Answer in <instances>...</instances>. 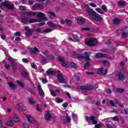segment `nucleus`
I'll return each instance as SVG.
<instances>
[{
	"label": "nucleus",
	"instance_id": "nucleus-1",
	"mask_svg": "<svg viewBox=\"0 0 128 128\" xmlns=\"http://www.w3.org/2000/svg\"><path fill=\"white\" fill-rule=\"evenodd\" d=\"M86 10L92 20H96V22H100V20H102V18L100 16V15L98 14L92 9L88 8Z\"/></svg>",
	"mask_w": 128,
	"mask_h": 128
},
{
	"label": "nucleus",
	"instance_id": "nucleus-2",
	"mask_svg": "<svg viewBox=\"0 0 128 128\" xmlns=\"http://www.w3.org/2000/svg\"><path fill=\"white\" fill-rule=\"evenodd\" d=\"M22 22L23 24H26V22H30V24H32L34 22H40L42 20H37L36 18H30L29 20H28V17H21Z\"/></svg>",
	"mask_w": 128,
	"mask_h": 128
},
{
	"label": "nucleus",
	"instance_id": "nucleus-3",
	"mask_svg": "<svg viewBox=\"0 0 128 128\" xmlns=\"http://www.w3.org/2000/svg\"><path fill=\"white\" fill-rule=\"evenodd\" d=\"M86 46H95L98 44V40L94 38H92L88 41L85 42Z\"/></svg>",
	"mask_w": 128,
	"mask_h": 128
},
{
	"label": "nucleus",
	"instance_id": "nucleus-4",
	"mask_svg": "<svg viewBox=\"0 0 128 128\" xmlns=\"http://www.w3.org/2000/svg\"><path fill=\"white\" fill-rule=\"evenodd\" d=\"M2 6L6 8L8 10H14V4L12 2L9 1H6L2 2Z\"/></svg>",
	"mask_w": 128,
	"mask_h": 128
},
{
	"label": "nucleus",
	"instance_id": "nucleus-5",
	"mask_svg": "<svg viewBox=\"0 0 128 128\" xmlns=\"http://www.w3.org/2000/svg\"><path fill=\"white\" fill-rule=\"evenodd\" d=\"M90 53L85 52L84 53V56L82 55L78 54L77 56L78 58H85L86 62H90Z\"/></svg>",
	"mask_w": 128,
	"mask_h": 128
},
{
	"label": "nucleus",
	"instance_id": "nucleus-6",
	"mask_svg": "<svg viewBox=\"0 0 128 128\" xmlns=\"http://www.w3.org/2000/svg\"><path fill=\"white\" fill-rule=\"evenodd\" d=\"M57 72L58 73V79L59 82H60V84H66V79H64V78L62 76V74H60V71L58 70Z\"/></svg>",
	"mask_w": 128,
	"mask_h": 128
},
{
	"label": "nucleus",
	"instance_id": "nucleus-7",
	"mask_svg": "<svg viewBox=\"0 0 128 128\" xmlns=\"http://www.w3.org/2000/svg\"><path fill=\"white\" fill-rule=\"evenodd\" d=\"M24 28L26 31L25 33V35L26 36H28L32 34V33L34 32L33 29H30V28H28V26H25Z\"/></svg>",
	"mask_w": 128,
	"mask_h": 128
},
{
	"label": "nucleus",
	"instance_id": "nucleus-8",
	"mask_svg": "<svg viewBox=\"0 0 128 128\" xmlns=\"http://www.w3.org/2000/svg\"><path fill=\"white\" fill-rule=\"evenodd\" d=\"M58 60L59 62H60V64L64 66V68H68V64H66V62L64 61V58L62 56H58Z\"/></svg>",
	"mask_w": 128,
	"mask_h": 128
},
{
	"label": "nucleus",
	"instance_id": "nucleus-9",
	"mask_svg": "<svg viewBox=\"0 0 128 128\" xmlns=\"http://www.w3.org/2000/svg\"><path fill=\"white\" fill-rule=\"evenodd\" d=\"M9 60L12 63V66L14 70H16V68H18V64L16 63H14L16 62V59H14L12 58V57L9 58Z\"/></svg>",
	"mask_w": 128,
	"mask_h": 128
},
{
	"label": "nucleus",
	"instance_id": "nucleus-10",
	"mask_svg": "<svg viewBox=\"0 0 128 128\" xmlns=\"http://www.w3.org/2000/svg\"><path fill=\"white\" fill-rule=\"evenodd\" d=\"M42 8H44V4H38L33 6V10H40Z\"/></svg>",
	"mask_w": 128,
	"mask_h": 128
},
{
	"label": "nucleus",
	"instance_id": "nucleus-11",
	"mask_svg": "<svg viewBox=\"0 0 128 128\" xmlns=\"http://www.w3.org/2000/svg\"><path fill=\"white\" fill-rule=\"evenodd\" d=\"M47 24L51 28H62V26L60 25L54 24L50 21L47 22Z\"/></svg>",
	"mask_w": 128,
	"mask_h": 128
},
{
	"label": "nucleus",
	"instance_id": "nucleus-12",
	"mask_svg": "<svg viewBox=\"0 0 128 128\" xmlns=\"http://www.w3.org/2000/svg\"><path fill=\"white\" fill-rule=\"evenodd\" d=\"M26 118L29 122H30V124H36V120H34V118H32V116L30 115H26Z\"/></svg>",
	"mask_w": 128,
	"mask_h": 128
},
{
	"label": "nucleus",
	"instance_id": "nucleus-13",
	"mask_svg": "<svg viewBox=\"0 0 128 128\" xmlns=\"http://www.w3.org/2000/svg\"><path fill=\"white\" fill-rule=\"evenodd\" d=\"M92 87L90 86H82L80 87V90H82L83 92L84 90H92Z\"/></svg>",
	"mask_w": 128,
	"mask_h": 128
},
{
	"label": "nucleus",
	"instance_id": "nucleus-14",
	"mask_svg": "<svg viewBox=\"0 0 128 128\" xmlns=\"http://www.w3.org/2000/svg\"><path fill=\"white\" fill-rule=\"evenodd\" d=\"M38 18H42L44 20H46V14L43 12H40L37 15Z\"/></svg>",
	"mask_w": 128,
	"mask_h": 128
},
{
	"label": "nucleus",
	"instance_id": "nucleus-15",
	"mask_svg": "<svg viewBox=\"0 0 128 128\" xmlns=\"http://www.w3.org/2000/svg\"><path fill=\"white\" fill-rule=\"evenodd\" d=\"M120 24V20L118 18H115L112 21V24L114 26H116Z\"/></svg>",
	"mask_w": 128,
	"mask_h": 128
},
{
	"label": "nucleus",
	"instance_id": "nucleus-16",
	"mask_svg": "<svg viewBox=\"0 0 128 128\" xmlns=\"http://www.w3.org/2000/svg\"><path fill=\"white\" fill-rule=\"evenodd\" d=\"M117 76H118V79L120 80H126V77L124 76V74H122V73H118L117 74Z\"/></svg>",
	"mask_w": 128,
	"mask_h": 128
},
{
	"label": "nucleus",
	"instance_id": "nucleus-17",
	"mask_svg": "<svg viewBox=\"0 0 128 128\" xmlns=\"http://www.w3.org/2000/svg\"><path fill=\"white\" fill-rule=\"evenodd\" d=\"M95 56L96 58H106V54L102 53H98L95 55Z\"/></svg>",
	"mask_w": 128,
	"mask_h": 128
},
{
	"label": "nucleus",
	"instance_id": "nucleus-18",
	"mask_svg": "<svg viewBox=\"0 0 128 128\" xmlns=\"http://www.w3.org/2000/svg\"><path fill=\"white\" fill-rule=\"evenodd\" d=\"M8 85L9 86V88H10L11 90H14L16 88V86L12 82H8Z\"/></svg>",
	"mask_w": 128,
	"mask_h": 128
},
{
	"label": "nucleus",
	"instance_id": "nucleus-19",
	"mask_svg": "<svg viewBox=\"0 0 128 128\" xmlns=\"http://www.w3.org/2000/svg\"><path fill=\"white\" fill-rule=\"evenodd\" d=\"M90 120L91 122H92L93 124H98V121L96 120V117L94 116L90 117Z\"/></svg>",
	"mask_w": 128,
	"mask_h": 128
},
{
	"label": "nucleus",
	"instance_id": "nucleus-20",
	"mask_svg": "<svg viewBox=\"0 0 128 128\" xmlns=\"http://www.w3.org/2000/svg\"><path fill=\"white\" fill-rule=\"evenodd\" d=\"M52 118V116L50 114V112H48L45 116V119L46 120H50Z\"/></svg>",
	"mask_w": 128,
	"mask_h": 128
},
{
	"label": "nucleus",
	"instance_id": "nucleus-21",
	"mask_svg": "<svg viewBox=\"0 0 128 128\" xmlns=\"http://www.w3.org/2000/svg\"><path fill=\"white\" fill-rule=\"evenodd\" d=\"M26 14V16H34L35 14H36V12H34L32 11H28L25 12Z\"/></svg>",
	"mask_w": 128,
	"mask_h": 128
},
{
	"label": "nucleus",
	"instance_id": "nucleus-22",
	"mask_svg": "<svg viewBox=\"0 0 128 128\" xmlns=\"http://www.w3.org/2000/svg\"><path fill=\"white\" fill-rule=\"evenodd\" d=\"M13 120L15 122H20V118L18 116V115L16 114H14V116H13Z\"/></svg>",
	"mask_w": 128,
	"mask_h": 128
},
{
	"label": "nucleus",
	"instance_id": "nucleus-23",
	"mask_svg": "<svg viewBox=\"0 0 128 128\" xmlns=\"http://www.w3.org/2000/svg\"><path fill=\"white\" fill-rule=\"evenodd\" d=\"M31 52H32V54H38V52H40V50L35 47L31 50Z\"/></svg>",
	"mask_w": 128,
	"mask_h": 128
},
{
	"label": "nucleus",
	"instance_id": "nucleus-24",
	"mask_svg": "<svg viewBox=\"0 0 128 128\" xmlns=\"http://www.w3.org/2000/svg\"><path fill=\"white\" fill-rule=\"evenodd\" d=\"M102 64L104 66H110V62L108 60L102 61Z\"/></svg>",
	"mask_w": 128,
	"mask_h": 128
},
{
	"label": "nucleus",
	"instance_id": "nucleus-25",
	"mask_svg": "<svg viewBox=\"0 0 128 128\" xmlns=\"http://www.w3.org/2000/svg\"><path fill=\"white\" fill-rule=\"evenodd\" d=\"M46 74H48V76H50V74H54V70H52V69L50 68L46 72Z\"/></svg>",
	"mask_w": 128,
	"mask_h": 128
},
{
	"label": "nucleus",
	"instance_id": "nucleus-26",
	"mask_svg": "<svg viewBox=\"0 0 128 128\" xmlns=\"http://www.w3.org/2000/svg\"><path fill=\"white\" fill-rule=\"evenodd\" d=\"M6 124L8 126H14V122L12 120H8L6 122Z\"/></svg>",
	"mask_w": 128,
	"mask_h": 128
},
{
	"label": "nucleus",
	"instance_id": "nucleus-27",
	"mask_svg": "<svg viewBox=\"0 0 128 128\" xmlns=\"http://www.w3.org/2000/svg\"><path fill=\"white\" fill-rule=\"evenodd\" d=\"M18 106L22 110H24V111L26 110V109H24V108H24V104H22V103L19 102V103H18Z\"/></svg>",
	"mask_w": 128,
	"mask_h": 128
},
{
	"label": "nucleus",
	"instance_id": "nucleus-28",
	"mask_svg": "<svg viewBox=\"0 0 128 128\" xmlns=\"http://www.w3.org/2000/svg\"><path fill=\"white\" fill-rule=\"evenodd\" d=\"M96 12H97L99 14H104V12H102V9H100L98 8H96Z\"/></svg>",
	"mask_w": 128,
	"mask_h": 128
},
{
	"label": "nucleus",
	"instance_id": "nucleus-29",
	"mask_svg": "<svg viewBox=\"0 0 128 128\" xmlns=\"http://www.w3.org/2000/svg\"><path fill=\"white\" fill-rule=\"evenodd\" d=\"M77 22L78 24H82L84 22V20L82 18L78 19Z\"/></svg>",
	"mask_w": 128,
	"mask_h": 128
},
{
	"label": "nucleus",
	"instance_id": "nucleus-30",
	"mask_svg": "<svg viewBox=\"0 0 128 128\" xmlns=\"http://www.w3.org/2000/svg\"><path fill=\"white\" fill-rule=\"evenodd\" d=\"M65 118L68 122H70V120H72V119L70 118V117L68 116V114H66Z\"/></svg>",
	"mask_w": 128,
	"mask_h": 128
},
{
	"label": "nucleus",
	"instance_id": "nucleus-31",
	"mask_svg": "<svg viewBox=\"0 0 128 128\" xmlns=\"http://www.w3.org/2000/svg\"><path fill=\"white\" fill-rule=\"evenodd\" d=\"M36 101L34 100L32 98H29V103L30 104H36Z\"/></svg>",
	"mask_w": 128,
	"mask_h": 128
},
{
	"label": "nucleus",
	"instance_id": "nucleus-32",
	"mask_svg": "<svg viewBox=\"0 0 128 128\" xmlns=\"http://www.w3.org/2000/svg\"><path fill=\"white\" fill-rule=\"evenodd\" d=\"M101 8L102 10H104V12H108V8L106 6V5H102L101 6Z\"/></svg>",
	"mask_w": 128,
	"mask_h": 128
},
{
	"label": "nucleus",
	"instance_id": "nucleus-33",
	"mask_svg": "<svg viewBox=\"0 0 128 128\" xmlns=\"http://www.w3.org/2000/svg\"><path fill=\"white\" fill-rule=\"evenodd\" d=\"M55 102H58V104H60V102H62L64 100H62L60 98H56V99H55Z\"/></svg>",
	"mask_w": 128,
	"mask_h": 128
},
{
	"label": "nucleus",
	"instance_id": "nucleus-34",
	"mask_svg": "<svg viewBox=\"0 0 128 128\" xmlns=\"http://www.w3.org/2000/svg\"><path fill=\"white\" fill-rule=\"evenodd\" d=\"M6 68V70H10V65H8V64H7L6 62H3Z\"/></svg>",
	"mask_w": 128,
	"mask_h": 128
},
{
	"label": "nucleus",
	"instance_id": "nucleus-35",
	"mask_svg": "<svg viewBox=\"0 0 128 128\" xmlns=\"http://www.w3.org/2000/svg\"><path fill=\"white\" fill-rule=\"evenodd\" d=\"M19 10L22 11H24L26 10V8L22 6H19Z\"/></svg>",
	"mask_w": 128,
	"mask_h": 128
},
{
	"label": "nucleus",
	"instance_id": "nucleus-36",
	"mask_svg": "<svg viewBox=\"0 0 128 128\" xmlns=\"http://www.w3.org/2000/svg\"><path fill=\"white\" fill-rule=\"evenodd\" d=\"M36 32L37 34H42L44 32V31L42 30V29L40 28H38L36 30Z\"/></svg>",
	"mask_w": 128,
	"mask_h": 128
},
{
	"label": "nucleus",
	"instance_id": "nucleus-37",
	"mask_svg": "<svg viewBox=\"0 0 128 128\" xmlns=\"http://www.w3.org/2000/svg\"><path fill=\"white\" fill-rule=\"evenodd\" d=\"M66 22L68 26H70L72 24V21H70L68 19H66Z\"/></svg>",
	"mask_w": 128,
	"mask_h": 128
},
{
	"label": "nucleus",
	"instance_id": "nucleus-38",
	"mask_svg": "<svg viewBox=\"0 0 128 128\" xmlns=\"http://www.w3.org/2000/svg\"><path fill=\"white\" fill-rule=\"evenodd\" d=\"M52 32V29L46 28L43 31V32H45V34H48V32Z\"/></svg>",
	"mask_w": 128,
	"mask_h": 128
},
{
	"label": "nucleus",
	"instance_id": "nucleus-39",
	"mask_svg": "<svg viewBox=\"0 0 128 128\" xmlns=\"http://www.w3.org/2000/svg\"><path fill=\"white\" fill-rule=\"evenodd\" d=\"M103 70H104V68H100V70H99L97 72L98 74H102Z\"/></svg>",
	"mask_w": 128,
	"mask_h": 128
},
{
	"label": "nucleus",
	"instance_id": "nucleus-40",
	"mask_svg": "<svg viewBox=\"0 0 128 128\" xmlns=\"http://www.w3.org/2000/svg\"><path fill=\"white\" fill-rule=\"evenodd\" d=\"M125 4H126L124 3V2L122 1V0H120L118 2V6H124Z\"/></svg>",
	"mask_w": 128,
	"mask_h": 128
},
{
	"label": "nucleus",
	"instance_id": "nucleus-41",
	"mask_svg": "<svg viewBox=\"0 0 128 128\" xmlns=\"http://www.w3.org/2000/svg\"><path fill=\"white\" fill-rule=\"evenodd\" d=\"M23 126L24 128H30V126H28V124L27 122H24Z\"/></svg>",
	"mask_w": 128,
	"mask_h": 128
},
{
	"label": "nucleus",
	"instance_id": "nucleus-42",
	"mask_svg": "<svg viewBox=\"0 0 128 128\" xmlns=\"http://www.w3.org/2000/svg\"><path fill=\"white\" fill-rule=\"evenodd\" d=\"M17 84L20 86L21 88H24V84L22 83L20 81L17 80L16 81Z\"/></svg>",
	"mask_w": 128,
	"mask_h": 128
},
{
	"label": "nucleus",
	"instance_id": "nucleus-43",
	"mask_svg": "<svg viewBox=\"0 0 128 128\" xmlns=\"http://www.w3.org/2000/svg\"><path fill=\"white\" fill-rule=\"evenodd\" d=\"M90 66V62H86L85 63L84 66V68H88Z\"/></svg>",
	"mask_w": 128,
	"mask_h": 128
},
{
	"label": "nucleus",
	"instance_id": "nucleus-44",
	"mask_svg": "<svg viewBox=\"0 0 128 128\" xmlns=\"http://www.w3.org/2000/svg\"><path fill=\"white\" fill-rule=\"evenodd\" d=\"M47 14H50L52 16H56V14L54 13V12H48Z\"/></svg>",
	"mask_w": 128,
	"mask_h": 128
},
{
	"label": "nucleus",
	"instance_id": "nucleus-45",
	"mask_svg": "<svg viewBox=\"0 0 128 128\" xmlns=\"http://www.w3.org/2000/svg\"><path fill=\"white\" fill-rule=\"evenodd\" d=\"M70 66H72V68H77L76 64L74 62H72Z\"/></svg>",
	"mask_w": 128,
	"mask_h": 128
},
{
	"label": "nucleus",
	"instance_id": "nucleus-46",
	"mask_svg": "<svg viewBox=\"0 0 128 128\" xmlns=\"http://www.w3.org/2000/svg\"><path fill=\"white\" fill-rule=\"evenodd\" d=\"M110 104L112 106H116V103L112 101V100H110Z\"/></svg>",
	"mask_w": 128,
	"mask_h": 128
},
{
	"label": "nucleus",
	"instance_id": "nucleus-47",
	"mask_svg": "<svg viewBox=\"0 0 128 128\" xmlns=\"http://www.w3.org/2000/svg\"><path fill=\"white\" fill-rule=\"evenodd\" d=\"M117 92H124V90L122 88H118L117 89Z\"/></svg>",
	"mask_w": 128,
	"mask_h": 128
},
{
	"label": "nucleus",
	"instance_id": "nucleus-48",
	"mask_svg": "<svg viewBox=\"0 0 128 128\" xmlns=\"http://www.w3.org/2000/svg\"><path fill=\"white\" fill-rule=\"evenodd\" d=\"M39 94L40 96H44V91L42 90H39Z\"/></svg>",
	"mask_w": 128,
	"mask_h": 128
},
{
	"label": "nucleus",
	"instance_id": "nucleus-49",
	"mask_svg": "<svg viewBox=\"0 0 128 128\" xmlns=\"http://www.w3.org/2000/svg\"><path fill=\"white\" fill-rule=\"evenodd\" d=\"M14 36H22V34L20 32H16L14 33Z\"/></svg>",
	"mask_w": 128,
	"mask_h": 128
},
{
	"label": "nucleus",
	"instance_id": "nucleus-50",
	"mask_svg": "<svg viewBox=\"0 0 128 128\" xmlns=\"http://www.w3.org/2000/svg\"><path fill=\"white\" fill-rule=\"evenodd\" d=\"M95 128H102V124H99L95 125Z\"/></svg>",
	"mask_w": 128,
	"mask_h": 128
},
{
	"label": "nucleus",
	"instance_id": "nucleus-51",
	"mask_svg": "<svg viewBox=\"0 0 128 128\" xmlns=\"http://www.w3.org/2000/svg\"><path fill=\"white\" fill-rule=\"evenodd\" d=\"M10 112H12V108H7L6 109V112H7V114H10Z\"/></svg>",
	"mask_w": 128,
	"mask_h": 128
},
{
	"label": "nucleus",
	"instance_id": "nucleus-52",
	"mask_svg": "<svg viewBox=\"0 0 128 128\" xmlns=\"http://www.w3.org/2000/svg\"><path fill=\"white\" fill-rule=\"evenodd\" d=\"M50 94H51L52 96H56V92H54L53 90L50 91Z\"/></svg>",
	"mask_w": 128,
	"mask_h": 128
},
{
	"label": "nucleus",
	"instance_id": "nucleus-53",
	"mask_svg": "<svg viewBox=\"0 0 128 128\" xmlns=\"http://www.w3.org/2000/svg\"><path fill=\"white\" fill-rule=\"evenodd\" d=\"M124 114H128V108H125L124 109Z\"/></svg>",
	"mask_w": 128,
	"mask_h": 128
},
{
	"label": "nucleus",
	"instance_id": "nucleus-54",
	"mask_svg": "<svg viewBox=\"0 0 128 128\" xmlns=\"http://www.w3.org/2000/svg\"><path fill=\"white\" fill-rule=\"evenodd\" d=\"M112 120L114 122H118V118L116 116H114L112 118Z\"/></svg>",
	"mask_w": 128,
	"mask_h": 128
},
{
	"label": "nucleus",
	"instance_id": "nucleus-55",
	"mask_svg": "<svg viewBox=\"0 0 128 128\" xmlns=\"http://www.w3.org/2000/svg\"><path fill=\"white\" fill-rule=\"evenodd\" d=\"M22 76H28V72H23L22 73Z\"/></svg>",
	"mask_w": 128,
	"mask_h": 128
},
{
	"label": "nucleus",
	"instance_id": "nucleus-56",
	"mask_svg": "<svg viewBox=\"0 0 128 128\" xmlns=\"http://www.w3.org/2000/svg\"><path fill=\"white\" fill-rule=\"evenodd\" d=\"M48 60H54V57L52 56H48Z\"/></svg>",
	"mask_w": 128,
	"mask_h": 128
},
{
	"label": "nucleus",
	"instance_id": "nucleus-57",
	"mask_svg": "<svg viewBox=\"0 0 128 128\" xmlns=\"http://www.w3.org/2000/svg\"><path fill=\"white\" fill-rule=\"evenodd\" d=\"M44 24H46V22H40L38 24V25L40 26H44Z\"/></svg>",
	"mask_w": 128,
	"mask_h": 128
},
{
	"label": "nucleus",
	"instance_id": "nucleus-58",
	"mask_svg": "<svg viewBox=\"0 0 128 128\" xmlns=\"http://www.w3.org/2000/svg\"><path fill=\"white\" fill-rule=\"evenodd\" d=\"M122 36L123 38H126V36H128V34H126V32H122Z\"/></svg>",
	"mask_w": 128,
	"mask_h": 128
},
{
	"label": "nucleus",
	"instance_id": "nucleus-59",
	"mask_svg": "<svg viewBox=\"0 0 128 128\" xmlns=\"http://www.w3.org/2000/svg\"><path fill=\"white\" fill-rule=\"evenodd\" d=\"M42 62L44 64H46V59L44 57H43L42 58Z\"/></svg>",
	"mask_w": 128,
	"mask_h": 128
},
{
	"label": "nucleus",
	"instance_id": "nucleus-60",
	"mask_svg": "<svg viewBox=\"0 0 128 128\" xmlns=\"http://www.w3.org/2000/svg\"><path fill=\"white\" fill-rule=\"evenodd\" d=\"M90 6H92V8H96V4L94 3H90Z\"/></svg>",
	"mask_w": 128,
	"mask_h": 128
},
{
	"label": "nucleus",
	"instance_id": "nucleus-61",
	"mask_svg": "<svg viewBox=\"0 0 128 128\" xmlns=\"http://www.w3.org/2000/svg\"><path fill=\"white\" fill-rule=\"evenodd\" d=\"M106 92H107V94H111L112 93V90L110 89H107L106 90Z\"/></svg>",
	"mask_w": 128,
	"mask_h": 128
},
{
	"label": "nucleus",
	"instance_id": "nucleus-62",
	"mask_svg": "<svg viewBox=\"0 0 128 128\" xmlns=\"http://www.w3.org/2000/svg\"><path fill=\"white\" fill-rule=\"evenodd\" d=\"M82 30H90V28H84L81 29Z\"/></svg>",
	"mask_w": 128,
	"mask_h": 128
},
{
	"label": "nucleus",
	"instance_id": "nucleus-63",
	"mask_svg": "<svg viewBox=\"0 0 128 128\" xmlns=\"http://www.w3.org/2000/svg\"><path fill=\"white\" fill-rule=\"evenodd\" d=\"M0 36L2 40H4V38H6V36L4 35V34L0 35Z\"/></svg>",
	"mask_w": 128,
	"mask_h": 128
},
{
	"label": "nucleus",
	"instance_id": "nucleus-64",
	"mask_svg": "<svg viewBox=\"0 0 128 128\" xmlns=\"http://www.w3.org/2000/svg\"><path fill=\"white\" fill-rule=\"evenodd\" d=\"M23 62H25L26 64H28V59L26 58H23L22 60Z\"/></svg>",
	"mask_w": 128,
	"mask_h": 128
}]
</instances>
